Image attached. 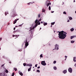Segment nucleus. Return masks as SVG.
<instances>
[{"label":"nucleus","instance_id":"obj_1","mask_svg":"<svg viewBox=\"0 0 76 76\" xmlns=\"http://www.w3.org/2000/svg\"><path fill=\"white\" fill-rule=\"evenodd\" d=\"M59 34L58 35H59L58 37H59V38L60 39H64L66 37V34H67V33H66L65 32H64L63 31H58Z\"/></svg>","mask_w":76,"mask_h":76},{"label":"nucleus","instance_id":"obj_2","mask_svg":"<svg viewBox=\"0 0 76 76\" xmlns=\"http://www.w3.org/2000/svg\"><path fill=\"white\" fill-rule=\"evenodd\" d=\"M38 26V23H36V24L35 25V26L34 27H33V28H32V27H31L30 28V31H31L33 30V29H34L35 28H36V26Z\"/></svg>","mask_w":76,"mask_h":76},{"label":"nucleus","instance_id":"obj_3","mask_svg":"<svg viewBox=\"0 0 76 76\" xmlns=\"http://www.w3.org/2000/svg\"><path fill=\"white\" fill-rule=\"evenodd\" d=\"M41 64L42 65H43V66H45L46 65V63H45V61H42Z\"/></svg>","mask_w":76,"mask_h":76},{"label":"nucleus","instance_id":"obj_4","mask_svg":"<svg viewBox=\"0 0 76 76\" xmlns=\"http://www.w3.org/2000/svg\"><path fill=\"white\" fill-rule=\"evenodd\" d=\"M29 44H28V42H27V39H26V43H25V47H27V46H28Z\"/></svg>","mask_w":76,"mask_h":76},{"label":"nucleus","instance_id":"obj_5","mask_svg":"<svg viewBox=\"0 0 76 76\" xmlns=\"http://www.w3.org/2000/svg\"><path fill=\"white\" fill-rule=\"evenodd\" d=\"M0 76H7V75L4 73L3 74L2 73H0Z\"/></svg>","mask_w":76,"mask_h":76},{"label":"nucleus","instance_id":"obj_6","mask_svg":"<svg viewBox=\"0 0 76 76\" xmlns=\"http://www.w3.org/2000/svg\"><path fill=\"white\" fill-rule=\"evenodd\" d=\"M55 50H58V45H57V44H56L55 45Z\"/></svg>","mask_w":76,"mask_h":76},{"label":"nucleus","instance_id":"obj_7","mask_svg":"<svg viewBox=\"0 0 76 76\" xmlns=\"http://www.w3.org/2000/svg\"><path fill=\"white\" fill-rule=\"evenodd\" d=\"M68 71L70 73H72V69L71 68H70L68 69Z\"/></svg>","mask_w":76,"mask_h":76},{"label":"nucleus","instance_id":"obj_8","mask_svg":"<svg viewBox=\"0 0 76 76\" xmlns=\"http://www.w3.org/2000/svg\"><path fill=\"white\" fill-rule=\"evenodd\" d=\"M19 20V19H15L13 22V24H15L16 23V22H17V20Z\"/></svg>","mask_w":76,"mask_h":76},{"label":"nucleus","instance_id":"obj_9","mask_svg":"<svg viewBox=\"0 0 76 76\" xmlns=\"http://www.w3.org/2000/svg\"><path fill=\"white\" fill-rule=\"evenodd\" d=\"M18 15L17 14H16V13H14V15H13V16H12V18L13 17L14 18H15V16H16Z\"/></svg>","mask_w":76,"mask_h":76},{"label":"nucleus","instance_id":"obj_10","mask_svg":"<svg viewBox=\"0 0 76 76\" xmlns=\"http://www.w3.org/2000/svg\"><path fill=\"white\" fill-rule=\"evenodd\" d=\"M76 37V36H73L71 37V39H73L74 38H75Z\"/></svg>","mask_w":76,"mask_h":76},{"label":"nucleus","instance_id":"obj_11","mask_svg":"<svg viewBox=\"0 0 76 76\" xmlns=\"http://www.w3.org/2000/svg\"><path fill=\"white\" fill-rule=\"evenodd\" d=\"M28 66H30V67H32V64H27V65Z\"/></svg>","mask_w":76,"mask_h":76},{"label":"nucleus","instance_id":"obj_12","mask_svg":"<svg viewBox=\"0 0 76 76\" xmlns=\"http://www.w3.org/2000/svg\"><path fill=\"white\" fill-rule=\"evenodd\" d=\"M63 73H64V74H66V73H67V71L66 70H64V71H63Z\"/></svg>","mask_w":76,"mask_h":76},{"label":"nucleus","instance_id":"obj_13","mask_svg":"<svg viewBox=\"0 0 76 76\" xmlns=\"http://www.w3.org/2000/svg\"><path fill=\"white\" fill-rule=\"evenodd\" d=\"M73 61L74 62H76V57H74L73 58Z\"/></svg>","mask_w":76,"mask_h":76},{"label":"nucleus","instance_id":"obj_14","mask_svg":"<svg viewBox=\"0 0 76 76\" xmlns=\"http://www.w3.org/2000/svg\"><path fill=\"white\" fill-rule=\"evenodd\" d=\"M51 3L50 2L47 4V6L48 7V6H49V5H51Z\"/></svg>","mask_w":76,"mask_h":76},{"label":"nucleus","instance_id":"obj_15","mask_svg":"<svg viewBox=\"0 0 76 76\" xmlns=\"http://www.w3.org/2000/svg\"><path fill=\"white\" fill-rule=\"evenodd\" d=\"M38 23V20L37 19L35 21V23Z\"/></svg>","mask_w":76,"mask_h":76},{"label":"nucleus","instance_id":"obj_16","mask_svg":"<svg viewBox=\"0 0 76 76\" xmlns=\"http://www.w3.org/2000/svg\"><path fill=\"white\" fill-rule=\"evenodd\" d=\"M7 14H9V12H5V16H6V15H7Z\"/></svg>","mask_w":76,"mask_h":76},{"label":"nucleus","instance_id":"obj_17","mask_svg":"<svg viewBox=\"0 0 76 76\" xmlns=\"http://www.w3.org/2000/svg\"><path fill=\"white\" fill-rule=\"evenodd\" d=\"M70 31H71L72 32V31H74V28H72L70 29Z\"/></svg>","mask_w":76,"mask_h":76},{"label":"nucleus","instance_id":"obj_18","mask_svg":"<svg viewBox=\"0 0 76 76\" xmlns=\"http://www.w3.org/2000/svg\"><path fill=\"white\" fill-rule=\"evenodd\" d=\"M19 73L21 76H23V73H22V72H19Z\"/></svg>","mask_w":76,"mask_h":76},{"label":"nucleus","instance_id":"obj_19","mask_svg":"<svg viewBox=\"0 0 76 76\" xmlns=\"http://www.w3.org/2000/svg\"><path fill=\"white\" fill-rule=\"evenodd\" d=\"M69 18L70 20H72V19H73L72 18V17H69Z\"/></svg>","mask_w":76,"mask_h":76},{"label":"nucleus","instance_id":"obj_20","mask_svg":"<svg viewBox=\"0 0 76 76\" xmlns=\"http://www.w3.org/2000/svg\"><path fill=\"white\" fill-rule=\"evenodd\" d=\"M43 25L44 26H45V25H47V23H43Z\"/></svg>","mask_w":76,"mask_h":76},{"label":"nucleus","instance_id":"obj_21","mask_svg":"<svg viewBox=\"0 0 76 76\" xmlns=\"http://www.w3.org/2000/svg\"><path fill=\"white\" fill-rule=\"evenodd\" d=\"M31 67H30L29 69H28V72H29L30 71H31Z\"/></svg>","mask_w":76,"mask_h":76},{"label":"nucleus","instance_id":"obj_22","mask_svg":"<svg viewBox=\"0 0 76 76\" xmlns=\"http://www.w3.org/2000/svg\"><path fill=\"white\" fill-rule=\"evenodd\" d=\"M53 69L54 70H57V67L56 66H54L53 67Z\"/></svg>","mask_w":76,"mask_h":76},{"label":"nucleus","instance_id":"obj_23","mask_svg":"<svg viewBox=\"0 0 76 76\" xmlns=\"http://www.w3.org/2000/svg\"><path fill=\"white\" fill-rule=\"evenodd\" d=\"M55 23V22H53V23H51V25H54Z\"/></svg>","mask_w":76,"mask_h":76},{"label":"nucleus","instance_id":"obj_24","mask_svg":"<svg viewBox=\"0 0 76 76\" xmlns=\"http://www.w3.org/2000/svg\"><path fill=\"white\" fill-rule=\"evenodd\" d=\"M45 12V10L43 8L42 10V12Z\"/></svg>","mask_w":76,"mask_h":76},{"label":"nucleus","instance_id":"obj_25","mask_svg":"<svg viewBox=\"0 0 76 76\" xmlns=\"http://www.w3.org/2000/svg\"><path fill=\"white\" fill-rule=\"evenodd\" d=\"M71 43H74V42H75V41H73L72 40L71 42Z\"/></svg>","mask_w":76,"mask_h":76},{"label":"nucleus","instance_id":"obj_26","mask_svg":"<svg viewBox=\"0 0 76 76\" xmlns=\"http://www.w3.org/2000/svg\"><path fill=\"white\" fill-rule=\"evenodd\" d=\"M14 69L15 70V71H17V68H14Z\"/></svg>","mask_w":76,"mask_h":76},{"label":"nucleus","instance_id":"obj_27","mask_svg":"<svg viewBox=\"0 0 76 76\" xmlns=\"http://www.w3.org/2000/svg\"><path fill=\"white\" fill-rule=\"evenodd\" d=\"M6 72L7 73H8V72H9L8 71V70H7V69H6Z\"/></svg>","mask_w":76,"mask_h":76},{"label":"nucleus","instance_id":"obj_28","mask_svg":"<svg viewBox=\"0 0 76 76\" xmlns=\"http://www.w3.org/2000/svg\"><path fill=\"white\" fill-rule=\"evenodd\" d=\"M49 10H51V7H50V6L49 7Z\"/></svg>","mask_w":76,"mask_h":76},{"label":"nucleus","instance_id":"obj_29","mask_svg":"<svg viewBox=\"0 0 76 76\" xmlns=\"http://www.w3.org/2000/svg\"><path fill=\"white\" fill-rule=\"evenodd\" d=\"M40 57H42H42H43V56H42V54L40 55Z\"/></svg>","mask_w":76,"mask_h":76},{"label":"nucleus","instance_id":"obj_30","mask_svg":"<svg viewBox=\"0 0 76 76\" xmlns=\"http://www.w3.org/2000/svg\"><path fill=\"white\" fill-rule=\"evenodd\" d=\"M37 72H38L39 73V72H40V71H39V70H37Z\"/></svg>","mask_w":76,"mask_h":76},{"label":"nucleus","instance_id":"obj_31","mask_svg":"<svg viewBox=\"0 0 76 76\" xmlns=\"http://www.w3.org/2000/svg\"><path fill=\"white\" fill-rule=\"evenodd\" d=\"M54 64H56V61H53Z\"/></svg>","mask_w":76,"mask_h":76},{"label":"nucleus","instance_id":"obj_32","mask_svg":"<svg viewBox=\"0 0 76 76\" xmlns=\"http://www.w3.org/2000/svg\"><path fill=\"white\" fill-rule=\"evenodd\" d=\"M63 14H65V15H66V12H64Z\"/></svg>","mask_w":76,"mask_h":76},{"label":"nucleus","instance_id":"obj_33","mask_svg":"<svg viewBox=\"0 0 76 76\" xmlns=\"http://www.w3.org/2000/svg\"><path fill=\"white\" fill-rule=\"evenodd\" d=\"M23 65L24 66H26V64L25 63H24V64H23Z\"/></svg>","mask_w":76,"mask_h":76},{"label":"nucleus","instance_id":"obj_34","mask_svg":"<svg viewBox=\"0 0 76 76\" xmlns=\"http://www.w3.org/2000/svg\"><path fill=\"white\" fill-rule=\"evenodd\" d=\"M30 4H33V3H34V2H30Z\"/></svg>","mask_w":76,"mask_h":76},{"label":"nucleus","instance_id":"obj_35","mask_svg":"<svg viewBox=\"0 0 76 76\" xmlns=\"http://www.w3.org/2000/svg\"><path fill=\"white\" fill-rule=\"evenodd\" d=\"M15 75V74L14 73V72H13L12 75V76H13Z\"/></svg>","mask_w":76,"mask_h":76},{"label":"nucleus","instance_id":"obj_36","mask_svg":"<svg viewBox=\"0 0 76 76\" xmlns=\"http://www.w3.org/2000/svg\"><path fill=\"white\" fill-rule=\"evenodd\" d=\"M65 58H66L65 60H66V58H67V56H65Z\"/></svg>","mask_w":76,"mask_h":76},{"label":"nucleus","instance_id":"obj_37","mask_svg":"<svg viewBox=\"0 0 76 76\" xmlns=\"http://www.w3.org/2000/svg\"><path fill=\"white\" fill-rule=\"evenodd\" d=\"M39 18H40V14H39L38 16Z\"/></svg>","mask_w":76,"mask_h":76},{"label":"nucleus","instance_id":"obj_38","mask_svg":"<svg viewBox=\"0 0 76 76\" xmlns=\"http://www.w3.org/2000/svg\"><path fill=\"white\" fill-rule=\"evenodd\" d=\"M27 4H28V5H30L31 4L30 2L29 3H28Z\"/></svg>","mask_w":76,"mask_h":76},{"label":"nucleus","instance_id":"obj_39","mask_svg":"<svg viewBox=\"0 0 76 76\" xmlns=\"http://www.w3.org/2000/svg\"><path fill=\"white\" fill-rule=\"evenodd\" d=\"M35 67H37V64H36L35 65Z\"/></svg>","mask_w":76,"mask_h":76},{"label":"nucleus","instance_id":"obj_40","mask_svg":"<svg viewBox=\"0 0 76 76\" xmlns=\"http://www.w3.org/2000/svg\"><path fill=\"white\" fill-rule=\"evenodd\" d=\"M22 26V25L21 24L18 26Z\"/></svg>","mask_w":76,"mask_h":76},{"label":"nucleus","instance_id":"obj_41","mask_svg":"<svg viewBox=\"0 0 76 76\" xmlns=\"http://www.w3.org/2000/svg\"><path fill=\"white\" fill-rule=\"evenodd\" d=\"M5 64H4L3 65H2L1 66V67H3L4 65Z\"/></svg>","mask_w":76,"mask_h":76},{"label":"nucleus","instance_id":"obj_42","mask_svg":"<svg viewBox=\"0 0 76 76\" xmlns=\"http://www.w3.org/2000/svg\"><path fill=\"white\" fill-rule=\"evenodd\" d=\"M38 25H40V22H39L38 23Z\"/></svg>","mask_w":76,"mask_h":76},{"label":"nucleus","instance_id":"obj_43","mask_svg":"<svg viewBox=\"0 0 76 76\" xmlns=\"http://www.w3.org/2000/svg\"><path fill=\"white\" fill-rule=\"evenodd\" d=\"M67 22H70V20H68Z\"/></svg>","mask_w":76,"mask_h":76},{"label":"nucleus","instance_id":"obj_44","mask_svg":"<svg viewBox=\"0 0 76 76\" xmlns=\"http://www.w3.org/2000/svg\"><path fill=\"white\" fill-rule=\"evenodd\" d=\"M40 68V66H39V67H37V69H39Z\"/></svg>","mask_w":76,"mask_h":76},{"label":"nucleus","instance_id":"obj_45","mask_svg":"<svg viewBox=\"0 0 76 76\" xmlns=\"http://www.w3.org/2000/svg\"><path fill=\"white\" fill-rule=\"evenodd\" d=\"M51 12L52 13H54V11H52Z\"/></svg>","mask_w":76,"mask_h":76},{"label":"nucleus","instance_id":"obj_46","mask_svg":"<svg viewBox=\"0 0 76 76\" xmlns=\"http://www.w3.org/2000/svg\"><path fill=\"white\" fill-rule=\"evenodd\" d=\"M39 20L40 21H41V19H39Z\"/></svg>","mask_w":76,"mask_h":76},{"label":"nucleus","instance_id":"obj_47","mask_svg":"<svg viewBox=\"0 0 76 76\" xmlns=\"http://www.w3.org/2000/svg\"><path fill=\"white\" fill-rule=\"evenodd\" d=\"M8 25H10V23H9L8 24Z\"/></svg>","mask_w":76,"mask_h":76},{"label":"nucleus","instance_id":"obj_48","mask_svg":"<svg viewBox=\"0 0 76 76\" xmlns=\"http://www.w3.org/2000/svg\"><path fill=\"white\" fill-rule=\"evenodd\" d=\"M15 37V35H13V37Z\"/></svg>","mask_w":76,"mask_h":76},{"label":"nucleus","instance_id":"obj_49","mask_svg":"<svg viewBox=\"0 0 76 76\" xmlns=\"http://www.w3.org/2000/svg\"><path fill=\"white\" fill-rule=\"evenodd\" d=\"M2 39V38H0V39H1V40Z\"/></svg>","mask_w":76,"mask_h":76},{"label":"nucleus","instance_id":"obj_50","mask_svg":"<svg viewBox=\"0 0 76 76\" xmlns=\"http://www.w3.org/2000/svg\"><path fill=\"white\" fill-rule=\"evenodd\" d=\"M3 58H5V57H4V56H3Z\"/></svg>","mask_w":76,"mask_h":76},{"label":"nucleus","instance_id":"obj_51","mask_svg":"<svg viewBox=\"0 0 76 76\" xmlns=\"http://www.w3.org/2000/svg\"><path fill=\"white\" fill-rule=\"evenodd\" d=\"M14 30H15V28L14 27Z\"/></svg>","mask_w":76,"mask_h":76},{"label":"nucleus","instance_id":"obj_52","mask_svg":"<svg viewBox=\"0 0 76 76\" xmlns=\"http://www.w3.org/2000/svg\"><path fill=\"white\" fill-rule=\"evenodd\" d=\"M43 23V22H41V23Z\"/></svg>","mask_w":76,"mask_h":76},{"label":"nucleus","instance_id":"obj_53","mask_svg":"<svg viewBox=\"0 0 76 76\" xmlns=\"http://www.w3.org/2000/svg\"><path fill=\"white\" fill-rule=\"evenodd\" d=\"M16 28H17V27H18V26H15Z\"/></svg>","mask_w":76,"mask_h":76},{"label":"nucleus","instance_id":"obj_54","mask_svg":"<svg viewBox=\"0 0 76 76\" xmlns=\"http://www.w3.org/2000/svg\"><path fill=\"white\" fill-rule=\"evenodd\" d=\"M50 27H51V28H52V25H51V26H50Z\"/></svg>","mask_w":76,"mask_h":76},{"label":"nucleus","instance_id":"obj_55","mask_svg":"<svg viewBox=\"0 0 76 76\" xmlns=\"http://www.w3.org/2000/svg\"><path fill=\"white\" fill-rule=\"evenodd\" d=\"M74 2H75V0H74Z\"/></svg>","mask_w":76,"mask_h":76},{"label":"nucleus","instance_id":"obj_56","mask_svg":"<svg viewBox=\"0 0 76 76\" xmlns=\"http://www.w3.org/2000/svg\"><path fill=\"white\" fill-rule=\"evenodd\" d=\"M39 21H40L39 20L38 21V22L39 23Z\"/></svg>","mask_w":76,"mask_h":76},{"label":"nucleus","instance_id":"obj_57","mask_svg":"<svg viewBox=\"0 0 76 76\" xmlns=\"http://www.w3.org/2000/svg\"><path fill=\"white\" fill-rule=\"evenodd\" d=\"M16 37V38H17V36H16L15 37Z\"/></svg>","mask_w":76,"mask_h":76},{"label":"nucleus","instance_id":"obj_58","mask_svg":"<svg viewBox=\"0 0 76 76\" xmlns=\"http://www.w3.org/2000/svg\"><path fill=\"white\" fill-rule=\"evenodd\" d=\"M41 29V28H40V29Z\"/></svg>","mask_w":76,"mask_h":76},{"label":"nucleus","instance_id":"obj_59","mask_svg":"<svg viewBox=\"0 0 76 76\" xmlns=\"http://www.w3.org/2000/svg\"><path fill=\"white\" fill-rule=\"evenodd\" d=\"M0 50H1V48L0 49Z\"/></svg>","mask_w":76,"mask_h":76},{"label":"nucleus","instance_id":"obj_60","mask_svg":"<svg viewBox=\"0 0 76 76\" xmlns=\"http://www.w3.org/2000/svg\"><path fill=\"white\" fill-rule=\"evenodd\" d=\"M39 63V64H40V63Z\"/></svg>","mask_w":76,"mask_h":76},{"label":"nucleus","instance_id":"obj_61","mask_svg":"<svg viewBox=\"0 0 76 76\" xmlns=\"http://www.w3.org/2000/svg\"><path fill=\"white\" fill-rule=\"evenodd\" d=\"M40 58H41L40 57Z\"/></svg>","mask_w":76,"mask_h":76},{"label":"nucleus","instance_id":"obj_62","mask_svg":"<svg viewBox=\"0 0 76 76\" xmlns=\"http://www.w3.org/2000/svg\"><path fill=\"white\" fill-rule=\"evenodd\" d=\"M10 63H11L10 62Z\"/></svg>","mask_w":76,"mask_h":76},{"label":"nucleus","instance_id":"obj_63","mask_svg":"<svg viewBox=\"0 0 76 76\" xmlns=\"http://www.w3.org/2000/svg\"><path fill=\"white\" fill-rule=\"evenodd\" d=\"M34 67H33V68H34Z\"/></svg>","mask_w":76,"mask_h":76}]
</instances>
